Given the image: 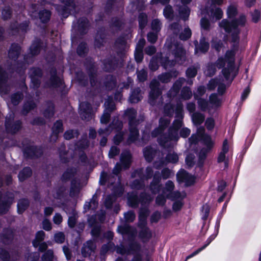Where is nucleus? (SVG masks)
Masks as SVG:
<instances>
[{"label":"nucleus","mask_w":261,"mask_h":261,"mask_svg":"<svg viewBox=\"0 0 261 261\" xmlns=\"http://www.w3.org/2000/svg\"><path fill=\"white\" fill-rule=\"evenodd\" d=\"M201 27L204 29H207L208 28L209 22L205 18H202L201 20Z\"/></svg>","instance_id":"0e129e2a"},{"label":"nucleus","mask_w":261,"mask_h":261,"mask_svg":"<svg viewBox=\"0 0 261 261\" xmlns=\"http://www.w3.org/2000/svg\"><path fill=\"white\" fill-rule=\"evenodd\" d=\"M194 157L192 155H189L186 158V164L188 166H191L193 165Z\"/></svg>","instance_id":"e2e57ef3"},{"label":"nucleus","mask_w":261,"mask_h":261,"mask_svg":"<svg viewBox=\"0 0 261 261\" xmlns=\"http://www.w3.org/2000/svg\"><path fill=\"white\" fill-rule=\"evenodd\" d=\"M159 179L155 174L154 176L152 182L151 184L150 188L153 193L158 192L159 191L160 186L158 185L159 182Z\"/></svg>","instance_id":"f3484780"},{"label":"nucleus","mask_w":261,"mask_h":261,"mask_svg":"<svg viewBox=\"0 0 261 261\" xmlns=\"http://www.w3.org/2000/svg\"><path fill=\"white\" fill-rule=\"evenodd\" d=\"M86 50V48L85 44L80 45L77 49V52L80 56L83 55Z\"/></svg>","instance_id":"052dcab7"},{"label":"nucleus","mask_w":261,"mask_h":261,"mask_svg":"<svg viewBox=\"0 0 261 261\" xmlns=\"http://www.w3.org/2000/svg\"><path fill=\"white\" fill-rule=\"evenodd\" d=\"M170 76L169 73L162 74L159 77L160 80L163 83L168 82L170 80Z\"/></svg>","instance_id":"13d9d810"},{"label":"nucleus","mask_w":261,"mask_h":261,"mask_svg":"<svg viewBox=\"0 0 261 261\" xmlns=\"http://www.w3.org/2000/svg\"><path fill=\"white\" fill-rule=\"evenodd\" d=\"M140 97L136 95L135 92L133 93L129 97L130 102L135 103L138 102L140 100Z\"/></svg>","instance_id":"864d4df0"},{"label":"nucleus","mask_w":261,"mask_h":261,"mask_svg":"<svg viewBox=\"0 0 261 261\" xmlns=\"http://www.w3.org/2000/svg\"><path fill=\"white\" fill-rule=\"evenodd\" d=\"M182 122L180 120H176L173 123V128L170 129L169 136L166 139V141H163L161 139L159 141L160 144L164 146H166L168 144H171L170 142H176L178 139V129L181 126Z\"/></svg>","instance_id":"39448f33"},{"label":"nucleus","mask_w":261,"mask_h":261,"mask_svg":"<svg viewBox=\"0 0 261 261\" xmlns=\"http://www.w3.org/2000/svg\"><path fill=\"white\" fill-rule=\"evenodd\" d=\"M185 51L181 47L177 48V50L175 53V58L176 61L179 64H182L183 61L185 60Z\"/></svg>","instance_id":"9b49d317"},{"label":"nucleus","mask_w":261,"mask_h":261,"mask_svg":"<svg viewBox=\"0 0 261 261\" xmlns=\"http://www.w3.org/2000/svg\"><path fill=\"white\" fill-rule=\"evenodd\" d=\"M22 95L20 93H16L14 94L11 98L12 102L16 105L21 99Z\"/></svg>","instance_id":"a19ab883"},{"label":"nucleus","mask_w":261,"mask_h":261,"mask_svg":"<svg viewBox=\"0 0 261 261\" xmlns=\"http://www.w3.org/2000/svg\"><path fill=\"white\" fill-rule=\"evenodd\" d=\"M252 20L254 22H257L260 19V12L258 10H255L253 13L252 15Z\"/></svg>","instance_id":"5fc2aeb1"},{"label":"nucleus","mask_w":261,"mask_h":261,"mask_svg":"<svg viewBox=\"0 0 261 261\" xmlns=\"http://www.w3.org/2000/svg\"><path fill=\"white\" fill-rule=\"evenodd\" d=\"M234 55L233 50H228L224 57L219 58L216 62L218 68H223L222 73L226 80L234 69Z\"/></svg>","instance_id":"f03ea898"},{"label":"nucleus","mask_w":261,"mask_h":261,"mask_svg":"<svg viewBox=\"0 0 261 261\" xmlns=\"http://www.w3.org/2000/svg\"><path fill=\"white\" fill-rule=\"evenodd\" d=\"M43 228L46 231H49L51 229V224L48 220L45 219L43 221Z\"/></svg>","instance_id":"603ef678"},{"label":"nucleus","mask_w":261,"mask_h":261,"mask_svg":"<svg viewBox=\"0 0 261 261\" xmlns=\"http://www.w3.org/2000/svg\"><path fill=\"white\" fill-rule=\"evenodd\" d=\"M204 144L208 149H211L214 145V142L211 138L208 135H204L203 138Z\"/></svg>","instance_id":"bb28decb"},{"label":"nucleus","mask_w":261,"mask_h":261,"mask_svg":"<svg viewBox=\"0 0 261 261\" xmlns=\"http://www.w3.org/2000/svg\"><path fill=\"white\" fill-rule=\"evenodd\" d=\"M202 218L204 220L208 217L210 212V207L207 204H204L202 207Z\"/></svg>","instance_id":"72a5a7b5"},{"label":"nucleus","mask_w":261,"mask_h":261,"mask_svg":"<svg viewBox=\"0 0 261 261\" xmlns=\"http://www.w3.org/2000/svg\"><path fill=\"white\" fill-rule=\"evenodd\" d=\"M171 174V171L168 169H165L162 171V176L164 179L170 177Z\"/></svg>","instance_id":"4d7b16f0"},{"label":"nucleus","mask_w":261,"mask_h":261,"mask_svg":"<svg viewBox=\"0 0 261 261\" xmlns=\"http://www.w3.org/2000/svg\"><path fill=\"white\" fill-rule=\"evenodd\" d=\"M174 184L172 181L168 180L166 184L165 188L162 191V195H159L156 199V203L158 205H163L166 201L165 197L168 198H175L186 197L185 193H180L178 192L172 193V191L174 189Z\"/></svg>","instance_id":"7ed1b4c3"},{"label":"nucleus","mask_w":261,"mask_h":261,"mask_svg":"<svg viewBox=\"0 0 261 261\" xmlns=\"http://www.w3.org/2000/svg\"><path fill=\"white\" fill-rule=\"evenodd\" d=\"M124 218L126 221L132 222L135 219V215L134 212L130 211L124 214Z\"/></svg>","instance_id":"4c0bfd02"},{"label":"nucleus","mask_w":261,"mask_h":261,"mask_svg":"<svg viewBox=\"0 0 261 261\" xmlns=\"http://www.w3.org/2000/svg\"><path fill=\"white\" fill-rule=\"evenodd\" d=\"M53 221L54 223L56 224H60L62 221V217L59 214H56L53 218Z\"/></svg>","instance_id":"3c124183"},{"label":"nucleus","mask_w":261,"mask_h":261,"mask_svg":"<svg viewBox=\"0 0 261 261\" xmlns=\"http://www.w3.org/2000/svg\"><path fill=\"white\" fill-rule=\"evenodd\" d=\"M164 15L167 19H172L173 16L172 8L170 6H167L164 10Z\"/></svg>","instance_id":"412c9836"},{"label":"nucleus","mask_w":261,"mask_h":261,"mask_svg":"<svg viewBox=\"0 0 261 261\" xmlns=\"http://www.w3.org/2000/svg\"><path fill=\"white\" fill-rule=\"evenodd\" d=\"M43 261H53L54 254L52 250H48L42 256Z\"/></svg>","instance_id":"cd10ccee"},{"label":"nucleus","mask_w":261,"mask_h":261,"mask_svg":"<svg viewBox=\"0 0 261 261\" xmlns=\"http://www.w3.org/2000/svg\"><path fill=\"white\" fill-rule=\"evenodd\" d=\"M110 117V114L109 112H105L100 118V122L102 123L106 124L108 122Z\"/></svg>","instance_id":"c03bdc74"},{"label":"nucleus","mask_w":261,"mask_h":261,"mask_svg":"<svg viewBox=\"0 0 261 261\" xmlns=\"http://www.w3.org/2000/svg\"><path fill=\"white\" fill-rule=\"evenodd\" d=\"M184 198H181V197H179V198H171L172 200H174V199H179L180 200H177L176 201H175L174 203H173V209L174 211H179V210H180V208H181L182 205H183V203L182 202V201H181V199H182Z\"/></svg>","instance_id":"a878e982"},{"label":"nucleus","mask_w":261,"mask_h":261,"mask_svg":"<svg viewBox=\"0 0 261 261\" xmlns=\"http://www.w3.org/2000/svg\"><path fill=\"white\" fill-rule=\"evenodd\" d=\"M246 22L245 16L241 15L238 19L233 20L231 23L226 19H223L219 23V26L223 28L226 32L230 33L231 42L233 43L232 45H234L239 40V28L244 26Z\"/></svg>","instance_id":"f257e3e1"},{"label":"nucleus","mask_w":261,"mask_h":261,"mask_svg":"<svg viewBox=\"0 0 261 261\" xmlns=\"http://www.w3.org/2000/svg\"><path fill=\"white\" fill-rule=\"evenodd\" d=\"M128 203L130 206H135L137 204V197H135L132 198L130 197H129L128 198Z\"/></svg>","instance_id":"bf43d9fd"},{"label":"nucleus","mask_w":261,"mask_h":261,"mask_svg":"<svg viewBox=\"0 0 261 261\" xmlns=\"http://www.w3.org/2000/svg\"><path fill=\"white\" fill-rule=\"evenodd\" d=\"M29 205L28 201L26 199L20 200L17 204V211L19 213H22Z\"/></svg>","instance_id":"ddd939ff"},{"label":"nucleus","mask_w":261,"mask_h":261,"mask_svg":"<svg viewBox=\"0 0 261 261\" xmlns=\"http://www.w3.org/2000/svg\"><path fill=\"white\" fill-rule=\"evenodd\" d=\"M73 137V130H68L64 134V138L66 140H69Z\"/></svg>","instance_id":"774afa93"},{"label":"nucleus","mask_w":261,"mask_h":261,"mask_svg":"<svg viewBox=\"0 0 261 261\" xmlns=\"http://www.w3.org/2000/svg\"><path fill=\"white\" fill-rule=\"evenodd\" d=\"M204 120V116L199 113H194L192 115V120L195 124H200Z\"/></svg>","instance_id":"2eb2a0df"},{"label":"nucleus","mask_w":261,"mask_h":261,"mask_svg":"<svg viewBox=\"0 0 261 261\" xmlns=\"http://www.w3.org/2000/svg\"><path fill=\"white\" fill-rule=\"evenodd\" d=\"M126 114L130 117L129 121L130 134L128 142L132 143L135 141L139 136L138 130L136 128L137 121L134 119V116L136 114V111L134 109H129L127 111Z\"/></svg>","instance_id":"20e7f679"},{"label":"nucleus","mask_w":261,"mask_h":261,"mask_svg":"<svg viewBox=\"0 0 261 261\" xmlns=\"http://www.w3.org/2000/svg\"><path fill=\"white\" fill-rule=\"evenodd\" d=\"M145 52L147 54L151 55L155 52V48L153 46H149L146 48Z\"/></svg>","instance_id":"69168bd1"},{"label":"nucleus","mask_w":261,"mask_h":261,"mask_svg":"<svg viewBox=\"0 0 261 261\" xmlns=\"http://www.w3.org/2000/svg\"><path fill=\"white\" fill-rule=\"evenodd\" d=\"M50 16V12L47 10H44L42 12H40L39 14L40 19L43 22H45L49 20Z\"/></svg>","instance_id":"6ab92c4d"},{"label":"nucleus","mask_w":261,"mask_h":261,"mask_svg":"<svg viewBox=\"0 0 261 261\" xmlns=\"http://www.w3.org/2000/svg\"><path fill=\"white\" fill-rule=\"evenodd\" d=\"M191 31L189 28H185L184 32L180 34L179 37L181 40H185L191 37Z\"/></svg>","instance_id":"5701e85b"},{"label":"nucleus","mask_w":261,"mask_h":261,"mask_svg":"<svg viewBox=\"0 0 261 261\" xmlns=\"http://www.w3.org/2000/svg\"><path fill=\"white\" fill-rule=\"evenodd\" d=\"M157 39V35L156 34L150 33L148 34L147 39L148 41L151 43H154L156 41Z\"/></svg>","instance_id":"09e8293b"},{"label":"nucleus","mask_w":261,"mask_h":261,"mask_svg":"<svg viewBox=\"0 0 261 261\" xmlns=\"http://www.w3.org/2000/svg\"><path fill=\"white\" fill-rule=\"evenodd\" d=\"M205 124L207 129H211L214 127V121L212 118L207 119L206 121Z\"/></svg>","instance_id":"6e6d98bb"},{"label":"nucleus","mask_w":261,"mask_h":261,"mask_svg":"<svg viewBox=\"0 0 261 261\" xmlns=\"http://www.w3.org/2000/svg\"><path fill=\"white\" fill-rule=\"evenodd\" d=\"M214 239L213 237H211L206 241V244L204 245L201 248L198 249L197 250H195L194 252H193L192 254L189 255L187 258H190L191 257H192L194 256L195 255L198 254L199 252H200L202 250L204 249L212 242V241Z\"/></svg>","instance_id":"4468645a"},{"label":"nucleus","mask_w":261,"mask_h":261,"mask_svg":"<svg viewBox=\"0 0 261 261\" xmlns=\"http://www.w3.org/2000/svg\"><path fill=\"white\" fill-rule=\"evenodd\" d=\"M179 13L180 17L182 19L186 20L188 18L189 16L190 10L187 7L185 6L184 8H179Z\"/></svg>","instance_id":"a211bd4d"},{"label":"nucleus","mask_w":261,"mask_h":261,"mask_svg":"<svg viewBox=\"0 0 261 261\" xmlns=\"http://www.w3.org/2000/svg\"><path fill=\"white\" fill-rule=\"evenodd\" d=\"M212 15L213 18H215L216 20L222 18L223 15L222 11L220 8H216L215 12H212Z\"/></svg>","instance_id":"f704fd0d"},{"label":"nucleus","mask_w":261,"mask_h":261,"mask_svg":"<svg viewBox=\"0 0 261 261\" xmlns=\"http://www.w3.org/2000/svg\"><path fill=\"white\" fill-rule=\"evenodd\" d=\"M149 68L151 70L154 71L158 68V65L156 59H152L149 64Z\"/></svg>","instance_id":"49530a36"},{"label":"nucleus","mask_w":261,"mask_h":261,"mask_svg":"<svg viewBox=\"0 0 261 261\" xmlns=\"http://www.w3.org/2000/svg\"><path fill=\"white\" fill-rule=\"evenodd\" d=\"M237 12V8L234 6H230L227 9V15L229 18L233 17L234 16Z\"/></svg>","instance_id":"2f4dec72"},{"label":"nucleus","mask_w":261,"mask_h":261,"mask_svg":"<svg viewBox=\"0 0 261 261\" xmlns=\"http://www.w3.org/2000/svg\"><path fill=\"white\" fill-rule=\"evenodd\" d=\"M95 248V246L93 242L91 241H89L84 245L82 249V254L84 256L90 255Z\"/></svg>","instance_id":"0eeeda50"},{"label":"nucleus","mask_w":261,"mask_h":261,"mask_svg":"<svg viewBox=\"0 0 261 261\" xmlns=\"http://www.w3.org/2000/svg\"><path fill=\"white\" fill-rule=\"evenodd\" d=\"M147 77V73L145 70L142 69L138 72V80L141 81H144L146 80Z\"/></svg>","instance_id":"37998d69"},{"label":"nucleus","mask_w":261,"mask_h":261,"mask_svg":"<svg viewBox=\"0 0 261 261\" xmlns=\"http://www.w3.org/2000/svg\"><path fill=\"white\" fill-rule=\"evenodd\" d=\"M135 58L137 62H141L143 59L142 50L136 49L135 53Z\"/></svg>","instance_id":"58836bf2"},{"label":"nucleus","mask_w":261,"mask_h":261,"mask_svg":"<svg viewBox=\"0 0 261 261\" xmlns=\"http://www.w3.org/2000/svg\"><path fill=\"white\" fill-rule=\"evenodd\" d=\"M177 178L179 182H184L187 186L192 185L195 180V177L190 175L184 170H180L177 174Z\"/></svg>","instance_id":"423d86ee"},{"label":"nucleus","mask_w":261,"mask_h":261,"mask_svg":"<svg viewBox=\"0 0 261 261\" xmlns=\"http://www.w3.org/2000/svg\"><path fill=\"white\" fill-rule=\"evenodd\" d=\"M45 233L43 231H39L37 232L36 240L33 242V245L36 247L37 246V242H40L44 240Z\"/></svg>","instance_id":"b1692460"},{"label":"nucleus","mask_w":261,"mask_h":261,"mask_svg":"<svg viewBox=\"0 0 261 261\" xmlns=\"http://www.w3.org/2000/svg\"><path fill=\"white\" fill-rule=\"evenodd\" d=\"M139 22L141 28H143L147 23V16L145 14H141L139 17Z\"/></svg>","instance_id":"c756f323"},{"label":"nucleus","mask_w":261,"mask_h":261,"mask_svg":"<svg viewBox=\"0 0 261 261\" xmlns=\"http://www.w3.org/2000/svg\"><path fill=\"white\" fill-rule=\"evenodd\" d=\"M119 153V150L116 147H112L109 151V156L110 158H113Z\"/></svg>","instance_id":"de8ad7c7"},{"label":"nucleus","mask_w":261,"mask_h":261,"mask_svg":"<svg viewBox=\"0 0 261 261\" xmlns=\"http://www.w3.org/2000/svg\"><path fill=\"white\" fill-rule=\"evenodd\" d=\"M215 65H209L205 70V73L208 76L213 75L215 72Z\"/></svg>","instance_id":"ea45409f"},{"label":"nucleus","mask_w":261,"mask_h":261,"mask_svg":"<svg viewBox=\"0 0 261 261\" xmlns=\"http://www.w3.org/2000/svg\"><path fill=\"white\" fill-rule=\"evenodd\" d=\"M198 105L202 110H205L207 106V102L204 99H199L198 101Z\"/></svg>","instance_id":"680f3d73"},{"label":"nucleus","mask_w":261,"mask_h":261,"mask_svg":"<svg viewBox=\"0 0 261 261\" xmlns=\"http://www.w3.org/2000/svg\"><path fill=\"white\" fill-rule=\"evenodd\" d=\"M144 154L146 160L150 162L153 157V151L151 148H146L144 150Z\"/></svg>","instance_id":"4be33fe9"},{"label":"nucleus","mask_w":261,"mask_h":261,"mask_svg":"<svg viewBox=\"0 0 261 261\" xmlns=\"http://www.w3.org/2000/svg\"><path fill=\"white\" fill-rule=\"evenodd\" d=\"M210 102L212 104L217 106L219 104V100L218 99L217 95L215 94H212L210 96Z\"/></svg>","instance_id":"a18cd8bd"},{"label":"nucleus","mask_w":261,"mask_h":261,"mask_svg":"<svg viewBox=\"0 0 261 261\" xmlns=\"http://www.w3.org/2000/svg\"><path fill=\"white\" fill-rule=\"evenodd\" d=\"M197 69L195 67L189 68L187 70V75L190 77H194L197 74Z\"/></svg>","instance_id":"79ce46f5"},{"label":"nucleus","mask_w":261,"mask_h":261,"mask_svg":"<svg viewBox=\"0 0 261 261\" xmlns=\"http://www.w3.org/2000/svg\"><path fill=\"white\" fill-rule=\"evenodd\" d=\"M63 130L62 123L61 121H57L54 125L53 131L56 134L59 133Z\"/></svg>","instance_id":"7c9ffc66"},{"label":"nucleus","mask_w":261,"mask_h":261,"mask_svg":"<svg viewBox=\"0 0 261 261\" xmlns=\"http://www.w3.org/2000/svg\"><path fill=\"white\" fill-rule=\"evenodd\" d=\"M192 95V92L188 88H184L181 91V97L184 99H188Z\"/></svg>","instance_id":"393cba45"},{"label":"nucleus","mask_w":261,"mask_h":261,"mask_svg":"<svg viewBox=\"0 0 261 261\" xmlns=\"http://www.w3.org/2000/svg\"><path fill=\"white\" fill-rule=\"evenodd\" d=\"M159 82L156 80H153L150 83L151 92L150 93V98L154 99L156 96L160 94V90L157 88Z\"/></svg>","instance_id":"6e6552de"},{"label":"nucleus","mask_w":261,"mask_h":261,"mask_svg":"<svg viewBox=\"0 0 261 261\" xmlns=\"http://www.w3.org/2000/svg\"><path fill=\"white\" fill-rule=\"evenodd\" d=\"M32 174V171L30 168H24L22 171H21L19 175L18 178L20 181L24 180L26 178L29 177Z\"/></svg>","instance_id":"f8f14e48"},{"label":"nucleus","mask_w":261,"mask_h":261,"mask_svg":"<svg viewBox=\"0 0 261 261\" xmlns=\"http://www.w3.org/2000/svg\"><path fill=\"white\" fill-rule=\"evenodd\" d=\"M131 155L129 152H125L121 154L120 162L124 168H127L130 163Z\"/></svg>","instance_id":"9d476101"},{"label":"nucleus","mask_w":261,"mask_h":261,"mask_svg":"<svg viewBox=\"0 0 261 261\" xmlns=\"http://www.w3.org/2000/svg\"><path fill=\"white\" fill-rule=\"evenodd\" d=\"M166 160L169 163H175L178 161V156L174 152L170 153L167 155Z\"/></svg>","instance_id":"aec40b11"},{"label":"nucleus","mask_w":261,"mask_h":261,"mask_svg":"<svg viewBox=\"0 0 261 261\" xmlns=\"http://www.w3.org/2000/svg\"><path fill=\"white\" fill-rule=\"evenodd\" d=\"M208 43L204 40H201L200 43L199 50L202 53H205L208 50Z\"/></svg>","instance_id":"473e14b6"},{"label":"nucleus","mask_w":261,"mask_h":261,"mask_svg":"<svg viewBox=\"0 0 261 261\" xmlns=\"http://www.w3.org/2000/svg\"><path fill=\"white\" fill-rule=\"evenodd\" d=\"M160 128L154 130L152 133V135L155 137L157 136L156 132H158L159 133H161L163 129V126H167L169 123V121L166 119H161L160 121Z\"/></svg>","instance_id":"dca6fc26"},{"label":"nucleus","mask_w":261,"mask_h":261,"mask_svg":"<svg viewBox=\"0 0 261 261\" xmlns=\"http://www.w3.org/2000/svg\"><path fill=\"white\" fill-rule=\"evenodd\" d=\"M228 149L229 147L227 141L225 140L223 142L222 151L219 153L218 158V162L220 163L225 161L226 157L225 155L228 152Z\"/></svg>","instance_id":"1a4fd4ad"},{"label":"nucleus","mask_w":261,"mask_h":261,"mask_svg":"<svg viewBox=\"0 0 261 261\" xmlns=\"http://www.w3.org/2000/svg\"><path fill=\"white\" fill-rule=\"evenodd\" d=\"M185 81L184 79H180L177 81L174 84L171 92L175 91V92L178 91L179 88L181 87L182 84Z\"/></svg>","instance_id":"c85d7f7f"},{"label":"nucleus","mask_w":261,"mask_h":261,"mask_svg":"<svg viewBox=\"0 0 261 261\" xmlns=\"http://www.w3.org/2000/svg\"><path fill=\"white\" fill-rule=\"evenodd\" d=\"M161 23L158 19H154L152 21L151 28L153 30L159 31L161 29Z\"/></svg>","instance_id":"e433bc0d"},{"label":"nucleus","mask_w":261,"mask_h":261,"mask_svg":"<svg viewBox=\"0 0 261 261\" xmlns=\"http://www.w3.org/2000/svg\"><path fill=\"white\" fill-rule=\"evenodd\" d=\"M55 240L57 243H62L65 240V236L62 232H58L55 235Z\"/></svg>","instance_id":"c9c22d12"},{"label":"nucleus","mask_w":261,"mask_h":261,"mask_svg":"<svg viewBox=\"0 0 261 261\" xmlns=\"http://www.w3.org/2000/svg\"><path fill=\"white\" fill-rule=\"evenodd\" d=\"M123 136L121 134H118L115 136L114 138V143L116 144H119L122 140Z\"/></svg>","instance_id":"338daca9"},{"label":"nucleus","mask_w":261,"mask_h":261,"mask_svg":"<svg viewBox=\"0 0 261 261\" xmlns=\"http://www.w3.org/2000/svg\"><path fill=\"white\" fill-rule=\"evenodd\" d=\"M190 130L188 128H183L180 132V136L183 138H186L190 134Z\"/></svg>","instance_id":"8fccbe9b"}]
</instances>
